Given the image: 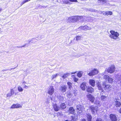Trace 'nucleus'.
<instances>
[{"label": "nucleus", "mask_w": 121, "mask_h": 121, "mask_svg": "<svg viewBox=\"0 0 121 121\" xmlns=\"http://www.w3.org/2000/svg\"><path fill=\"white\" fill-rule=\"evenodd\" d=\"M53 108L54 110L56 111H57L60 109V108H59L57 105L55 104L53 105Z\"/></svg>", "instance_id": "nucleus-22"}, {"label": "nucleus", "mask_w": 121, "mask_h": 121, "mask_svg": "<svg viewBox=\"0 0 121 121\" xmlns=\"http://www.w3.org/2000/svg\"><path fill=\"white\" fill-rule=\"evenodd\" d=\"M25 83H26V82L25 81H23L22 82V84H25Z\"/></svg>", "instance_id": "nucleus-43"}, {"label": "nucleus", "mask_w": 121, "mask_h": 121, "mask_svg": "<svg viewBox=\"0 0 121 121\" xmlns=\"http://www.w3.org/2000/svg\"><path fill=\"white\" fill-rule=\"evenodd\" d=\"M17 90L18 91L20 92H21L23 91L22 88L21 86H19L18 87Z\"/></svg>", "instance_id": "nucleus-29"}, {"label": "nucleus", "mask_w": 121, "mask_h": 121, "mask_svg": "<svg viewBox=\"0 0 121 121\" xmlns=\"http://www.w3.org/2000/svg\"><path fill=\"white\" fill-rule=\"evenodd\" d=\"M15 69V68H11V69H9V70H11L12 69Z\"/></svg>", "instance_id": "nucleus-47"}, {"label": "nucleus", "mask_w": 121, "mask_h": 121, "mask_svg": "<svg viewBox=\"0 0 121 121\" xmlns=\"http://www.w3.org/2000/svg\"><path fill=\"white\" fill-rule=\"evenodd\" d=\"M46 7L45 6L44 7V8H46Z\"/></svg>", "instance_id": "nucleus-57"}, {"label": "nucleus", "mask_w": 121, "mask_h": 121, "mask_svg": "<svg viewBox=\"0 0 121 121\" xmlns=\"http://www.w3.org/2000/svg\"><path fill=\"white\" fill-rule=\"evenodd\" d=\"M81 18L80 16H74L69 17L67 20L68 22H75L80 20Z\"/></svg>", "instance_id": "nucleus-2"}, {"label": "nucleus", "mask_w": 121, "mask_h": 121, "mask_svg": "<svg viewBox=\"0 0 121 121\" xmlns=\"http://www.w3.org/2000/svg\"><path fill=\"white\" fill-rule=\"evenodd\" d=\"M80 56V55H79L78 56H77L78 57Z\"/></svg>", "instance_id": "nucleus-52"}, {"label": "nucleus", "mask_w": 121, "mask_h": 121, "mask_svg": "<svg viewBox=\"0 0 121 121\" xmlns=\"http://www.w3.org/2000/svg\"><path fill=\"white\" fill-rule=\"evenodd\" d=\"M98 72V70L97 69H94L92 70L88 74L90 76H93L97 74Z\"/></svg>", "instance_id": "nucleus-4"}, {"label": "nucleus", "mask_w": 121, "mask_h": 121, "mask_svg": "<svg viewBox=\"0 0 121 121\" xmlns=\"http://www.w3.org/2000/svg\"><path fill=\"white\" fill-rule=\"evenodd\" d=\"M119 112L121 114V108L119 110Z\"/></svg>", "instance_id": "nucleus-44"}, {"label": "nucleus", "mask_w": 121, "mask_h": 121, "mask_svg": "<svg viewBox=\"0 0 121 121\" xmlns=\"http://www.w3.org/2000/svg\"><path fill=\"white\" fill-rule=\"evenodd\" d=\"M90 108L91 110L92 113L93 114H95L98 111L97 107H94L92 106L90 107Z\"/></svg>", "instance_id": "nucleus-5"}, {"label": "nucleus", "mask_w": 121, "mask_h": 121, "mask_svg": "<svg viewBox=\"0 0 121 121\" xmlns=\"http://www.w3.org/2000/svg\"><path fill=\"white\" fill-rule=\"evenodd\" d=\"M24 88L26 89H27L29 87L28 86H27L25 84H24Z\"/></svg>", "instance_id": "nucleus-38"}, {"label": "nucleus", "mask_w": 121, "mask_h": 121, "mask_svg": "<svg viewBox=\"0 0 121 121\" xmlns=\"http://www.w3.org/2000/svg\"><path fill=\"white\" fill-rule=\"evenodd\" d=\"M2 10V9L0 8V12Z\"/></svg>", "instance_id": "nucleus-51"}, {"label": "nucleus", "mask_w": 121, "mask_h": 121, "mask_svg": "<svg viewBox=\"0 0 121 121\" xmlns=\"http://www.w3.org/2000/svg\"><path fill=\"white\" fill-rule=\"evenodd\" d=\"M87 91L88 92L92 93L94 91L93 88L91 86H88L87 87Z\"/></svg>", "instance_id": "nucleus-19"}, {"label": "nucleus", "mask_w": 121, "mask_h": 121, "mask_svg": "<svg viewBox=\"0 0 121 121\" xmlns=\"http://www.w3.org/2000/svg\"><path fill=\"white\" fill-rule=\"evenodd\" d=\"M65 121H71H71H68V120H65Z\"/></svg>", "instance_id": "nucleus-53"}, {"label": "nucleus", "mask_w": 121, "mask_h": 121, "mask_svg": "<svg viewBox=\"0 0 121 121\" xmlns=\"http://www.w3.org/2000/svg\"><path fill=\"white\" fill-rule=\"evenodd\" d=\"M14 90L13 89H11L10 90V92L7 94V97H10L14 94Z\"/></svg>", "instance_id": "nucleus-12"}, {"label": "nucleus", "mask_w": 121, "mask_h": 121, "mask_svg": "<svg viewBox=\"0 0 121 121\" xmlns=\"http://www.w3.org/2000/svg\"><path fill=\"white\" fill-rule=\"evenodd\" d=\"M101 99L102 100H105L106 99V97L104 95H102L101 96Z\"/></svg>", "instance_id": "nucleus-31"}, {"label": "nucleus", "mask_w": 121, "mask_h": 121, "mask_svg": "<svg viewBox=\"0 0 121 121\" xmlns=\"http://www.w3.org/2000/svg\"><path fill=\"white\" fill-rule=\"evenodd\" d=\"M60 73H56L55 74H54L52 75L51 77V78L52 79H53L54 78H56L57 77L58 75H60Z\"/></svg>", "instance_id": "nucleus-24"}, {"label": "nucleus", "mask_w": 121, "mask_h": 121, "mask_svg": "<svg viewBox=\"0 0 121 121\" xmlns=\"http://www.w3.org/2000/svg\"><path fill=\"white\" fill-rule=\"evenodd\" d=\"M70 75L69 73H65L62 76V78L64 79H65L67 78Z\"/></svg>", "instance_id": "nucleus-26"}, {"label": "nucleus", "mask_w": 121, "mask_h": 121, "mask_svg": "<svg viewBox=\"0 0 121 121\" xmlns=\"http://www.w3.org/2000/svg\"><path fill=\"white\" fill-rule=\"evenodd\" d=\"M71 43H73V44H74V43H74L73 42H72V41H71Z\"/></svg>", "instance_id": "nucleus-50"}, {"label": "nucleus", "mask_w": 121, "mask_h": 121, "mask_svg": "<svg viewBox=\"0 0 121 121\" xmlns=\"http://www.w3.org/2000/svg\"><path fill=\"white\" fill-rule=\"evenodd\" d=\"M82 37L79 36H76L75 38L74 39V40H75H75L77 41H80L82 40Z\"/></svg>", "instance_id": "nucleus-21"}, {"label": "nucleus", "mask_w": 121, "mask_h": 121, "mask_svg": "<svg viewBox=\"0 0 121 121\" xmlns=\"http://www.w3.org/2000/svg\"><path fill=\"white\" fill-rule=\"evenodd\" d=\"M65 3L66 4H67L68 3H67V2L66 3Z\"/></svg>", "instance_id": "nucleus-55"}, {"label": "nucleus", "mask_w": 121, "mask_h": 121, "mask_svg": "<svg viewBox=\"0 0 121 121\" xmlns=\"http://www.w3.org/2000/svg\"><path fill=\"white\" fill-rule=\"evenodd\" d=\"M73 80H74V81L75 82H77L78 80V79L75 77H74L73 78Z\"/></svg>", "instance_id": "nucleus-39"}, {"label": "nucleus", "mask_w": 121, "mask_h": 121, "mask_svg": "<svg viewBox=\"0 0 121 121\" xmlns=\"http://www.w3.org/2000/svg\"><path fill=\"white\" fill-rule=\"evenodd\" d=\"M115 70V66L114 65H112L107 70L108 72V73H112Z\"/></svg>", "instance_id": "nucleus-9"}, {"label": "nucleus", "mask_w": 121, "mask_h": 121, "mask_svg": "<svg viewBox=\"0 0 121 121\" xmlns=\"http://www.w3.org/2000/svg\"><path fill=\"white\" fill-rule=\"evenodd\" d=\"M109 117L111 120L112 121H117V117L116 116L113 114H111L109 115Z\"/></svg>", "instance_id": "nucleus-11"}, {"label": "nucleus", "mask_w": 121, "mask_h": 121, "mask_svg": "<svg viewBox=\"0 0 121 121\" xmlns=\"http://www.w3.org/2000/svg\"><path fill=\"white\" fill-rule=\"evenodd\" d=\"M82 121H86L85 119H83L82 120Z\"/></svg>", "instance_id": "nucleus-48"}, {"label": "nucleus", "mask_w": 121, "mask_h": 121, "mask_svg": "<svg viewBox=\"0 0 121 121\" xmlns=\"http://www.w3.org/2000/svg\"><path fill=\"white\" fill-rule=\"evenodd\" d=\"M102 85L104 90L106 91H109L111 90V86L109 84H106L105 82H103Z\"/></svg>", "instance_id": "nucleus-3"}, {"label": "nucleus", "mask_w": 121, "mask_h": 121, "mask_svg": "<svg viewBox=\"0 0 121 121\" xmlns=\"http://www.w3.org/2000/svg\"><path fill=\"white\" fill-rule=\"evenodd\" d=\"M31 40H29V43H30L31 42Z\"/></svg>", "instance_id": "nucleus-49"}, {"label": "nucleus", "mask_w": 121, "mask_h": 121, "mask_svg": "<svg viewBox=\"0 0 121 121\" xmlns=\"http://www.w3.org/2000/svg\"><path fill=\"white\" fill-rule=\"evenodd\" d=\"M19 47L17 46L16 47H17V48H19Z\"/></svg>", "instance_id": "nucleus-56"}, {"label": "nucleus", "mask_w": 121, "mask_h": 121, "mask_svg": "<svg viewBox=\"0 0 121 121\" xmlns=\"http://www.w3.org/2000/svg\"><path fill=\"white\" fill-rule=\"evenodd\" d=\"M96 121H103L100 118H97L96 119Z\"/></svg>", "instance_id": "nucleus-40"}, {"label": "nucleus", "mask_w": 121, "mask_h": 121, "mask_svg": "<svg viewBox=\"0 0 121 121\" xmlns=\"http://www.w3.org/2000/svg\"><path fill=\"white\" fill-rule=\"evenodd\" d=\"M97 85L99 90L101 91L102 92H103L104 90L99 82H97Z\"/></svg>", "instance_id": "nucleus-14"}, {"label": "nucleus", "mask_w": 121, "mask_h": 121, "mask_svg": "<svg viewBox=\"0 0 121 121\" xmlns=\"http://www.w3.org/2000/svg\"><path fill=\"white\" fill-rule=\"evenodd\" d=\"M57 98L59 99L61 101L63 100L64 99V98L63 97L61 96H58Z\"/></svg>", "instance_id": "nucleus-35"}, {"label": "nucleus", "mask_w": 121, "mask_h": 121, "mask_svg": "<svg viewBox=\"0 0 121 121\" xmlns=\"http://www.w3.org/2000/svg\"><path fill=\"white\" fill-rule=\"evenodd\" d=\"M30 0H25L23 1L21 3V6H22L23 4L25 3L30 1Z\"/></svg>", "instance_id": "nucleus-36"}, {"label": "nucleus", "mask_w": 121, "mask_h": 121, "mask_svg": "<svg viewBox=\"0 0 121 121\" xmlns=\"http://www.w3.org/2000/svg\"><path fill=\"white\" fill-rule=\"evenodd\" d=\"M103 14H104L105 13V15L107 16L109 15H111L112 14V12H111L109 11H108L105 12H103Z\"/></svg>", "instance_id": "nucleus-25"}, {"label": "nucleus", "mask_w": 121, "mask_h": 121, "mask_svg": "<svg viewBox=\"0 0 121 121\" xmlns=\"http://www.w3.org/2000/svg\"><path fill=\"white\" fill-rule=\"evenodd\" d=\"M109 76L108 75H105L104 76L103 78L106 81H107Z\"/></svg>", "instance_id": "nucleus-33"}, {"label": "nucleus", "mask_w": 121, "mask_h": 121, "mask_svg": "<svg viewBox=\"0 0 121 121\" xmlns=\"http://www.w3.org/2000/svg\"><path fill=\"white\" fill-rule=\"evenodd\" d=\"M77 112L79 113H81L82 112V110L84 108L82 106L80 105H78L77 106Z\"/></svg>", "instance_id": "nucleus-6"}, {"label": "nucleus", "mask_w": 121, "mask_h": 121, "mask_svg": "<svg viewBox=\"0 0 121 121\" xmlns=\"http://www.w3.org/2000/svg\"><path fill=\"white\" fill-rule=\"evenodd\" d=\"M76 73V72H72L71 73L72 74H75V73Z\"/></svg>", "instance_id": "nucleus-45"}, {"label": "nucleus", "mask_w": 121, "mask_h": 121, "mask_svg": "<svg viewBox=\"0 0 121 121\" xmlns=\"http://www.w3.org/2000/svg\"><path fill=\"white\" fill-rule=\"evenodd\" d=\"M86 117L88 121H91L92 117L90 114L89 113L87 114Z\"/></svg>", "instance_id": "nucleus-23"}, {"label": "nucleus", "mask_w": 121, "mask_h": 121, "mask_svg": "<svg viewBox=\"0 0 121 121\" xmlns=\"http://www.w3.org/2000/svg\"><path fill=\"white\" fill-rule=\"evenodd\" d=\"M114 104L117 107H120L121 105V102L117 99L115 100Z\"/></svg>", "instance_id": "nucleus-17"}, {"label": "nucleus", "mask_w": 121, "mask_h": 121, "mask_svg": "<svg viewBox=\"0 0 121 121\" xmlns=\"http://www.w3.org/2000/svg\"><path fill=\"white\" fill-rule=\"evenodd\" d=\"M68 111L70 113L73 114L75 112V110L73 107H70L68 109Z\"/></svg>", "instance_id": "nucleus-20"}, {"label": "nucleus", "mask_w": 121, "mask_h": 121, "mask_svg": "<svg viewBox=\"0 0 121 121\" xmlns=\"http://www.w3.org/2000/svg\"><path fill=\"white\" fill-rule=\"evenodd\" d=\"M8 70V69H4V70H2V71H7Z\"/></svg>", "instance_id": "nucleus-46"}, {"label": "nucleus", "mask_w": 121, "mask_h": 121, "mask_svg": "<svg viewBox=\"0 0 121 121\" xmlns=\"http://www.w3.org/2000/svg\"><path fill=\"white\" fill-rule=\"evenodd\" d=\"M99 103L100 102L99 101L96 100L95 101V104H96L98 106H99Z\"/></svg>", "instance_id": "nucleus-37"}, {"label": "nucleus", "mask_w": 121, "mask_h": 121, "mask_svg": "<svg viewBox=\"0 0 121 121\" xmlns=\"http://www.w3.org/2000/svg\"><path fill=\"white\" fill-rule=\"evenodd\" d=\"M66 106L65 103H62L60 105V107L62 109H64L66 108Z\"/></svg>", "instance_id": "nucleus-27"}, {"label": "nucleus", "mask_w": 121, "mask_h": 121, "mask_svg": "<svg viewBox=\"0 0 121 121\" xmlns=\"http://www.w3.org/2000/svg\"><path fill=\"white\" fill-rule=\"evenodd\" d=\"M71 2H77V0H69Z\"/></svg>", "instance_id": "nucleus-41"}, {"label": "nucleus", "mask_w": 121, "mask_h": 121, "mask_svg": "<svg viewBox=\"0 0 121 121\" xmlns=\"http://www.w3.org/2000/svg\"><path fill=\"white\" fill-rule=\"evenodd\" d=\"M87 97L92 103L94 102L95 99L94 97L91 95L89 94H88L87 95Z\"/></svg>", "instance_id": "nucleus-7"}, {"label": "nucleus", "mask_w": 121, "mask_h": 121, "mask_svg": "<svg viewBox=\"0 0 121 121\" xmlns=\"http://www.w3.org/2000/svg\"><path fill=\"white\" fill-rule=\"evenodd\" d=\"M91 27L87 26H80L78 28V29L81 30H91Z\"/></svg>", "instance_id": "nucleus-8"}, {"label": "nucleus", "mask_w": 121, "mask_h": 121, "mask_svg": "<svg viewBox=\"0 0 121 121\" xmlns=\"http://www.w3.org/2000/svg\"><path fill=\"white\" fill-rule=\"evenodd\" d=\"M54 89L52 86H50L48 90V93L49 95H52L54 92Z\"/></svg>", "instance_id": "nucleus-10"}, {"label": "nucleus", "mask_w": 121, "mask_h": 121, "mask_svg": "<svg viewBox=\"0 0 121 121\" xmlns=\"http://www.w3.org/2000/svg\"><path fill=\"white\" fill-rule=\"evenodd\" d=\"M26 44H24V45H23V46H20L19 47V48H22L23 47H25L26 46Z\"/></svg>", "instance_id": "nucleus-42"}, {"label": "nucleus", "mask_w": 121, "mask_h": 121, "mask_svg": "<svg viewBox=\"0 0 121 121\" xmlns=\"http://www.w3.org/2000/svg\"><path fill=\"white\" fill-rule=\"evenodd\" d=\"M104 74L103 73H102V75H104Z\"/></svg>", "instance_id": "nucleus-54"}, {"label": "nucleus", "mask_w": 121, "mask_h": 121, "mask_svg": "<svg viewBox=\"0 0 121 121\" xmlns=\"http://www.w3.org/2000/svg\"><path fill=\"white\" fill-rule=\"evenodd\" d=\"M113 80V79L110 77H109L108 78V82L110 83H111L112 82V81Z\"/></svg>", "instance_id": "nucleus-32"}, {"label": "nucleus", "mask_w": 121, "mask_h": 121, "mask_svg": "<svg viewBox=\"0 0 121 121\" xmlns=\"http://www.w3.org/2000/svg\"><path fill=\"white\" fill-rule=\"evenodd\" d=\"M67 89V87L66 86L63 85L61 86L60 88V91L62 92L65 91Z\"/></svg>", "instance_id": "nucleus-13"}, {"label": "nucleus", "mask_w": 121, "mask_h": 121, "mask_svg": "<svg viewBox=\"0 0 121 121\" xmlns=\"http://www.w3.org/2000/svg\"><path fill=\"white\" fill-rule=\"evenodd\" d=\"M86 83L85 82H82L81 85V87L82 89L84 90L86 89V88L87 87L86 86Z\"/></svg>", "instance_id": "nucleus-16"}, {"label": "nucleus", "mask_w": 121, "mask_h": 121, "mask_svg": "<svg viewBox=\"0 0 121 121\" xmlns=\"http://www.w3.org/2000/svg\"><path fill=\"white\" fill-rule=\"evenodd\" d=\"M90 84L92 86L94 87L95 85V81L92 79H90L89 81Z\"/></svg>", "instance_id": "nucleus-18"}, {"label": "nucleus", "mask_w": 121, "mask_h": 121, "mask_svg": "<svg viewBox=\"0 0 121 121\" xmlns=\"http://www.w3.org/2000/svg\"><path fill=\"white\" fill-rule=\"evenodd\" d=\"M67 96L68 97V98H70L72 96L71 93L69 92H67Z\"/></svg>", "instance_id": "nucleus-34"}, {"label": "nucleus", "mask_w": 121, "mask_h": 121, "mask_svg": "<svg viewBox=\"0 0 121 121\" xmlns=\"http://www.w3.org/2000/svg\"><path fill=\"white\" fill-rule=\"evenodd\" d=\"M72 83L70 82H68L67 83V84L69 86V88L70 89L72 87Z\"/></svg>", "instance_id": "nucleus-30"}, {"label": "nucleus", "mask_w": 121, "mask_h": 121, "mask_svg": "<svg viewBox=\"0 0 121 121\" xmlns=\"http://www.w3.org/2000/svg\"><path fill=\"white\" fill-rule=\"evenodd\" d=\"M22 106L20 104H14L11 106L10 108H21Z\"/></svg>", "instance_id": "nucleus-15"}, {"label": "nucleus", "mask_w": 121, "mask_h": 121, "mask_svg": "<svg viewBox=\"0 0 121 121\" xmlns=\"http://www.w3.org/2000/svg\"><path fill=\"white\" fill-rule=\"evenodd\" d=\"M83 72L82 71H79L77 74L79 78H81L82 76Z\"/></svg>", "instance_id": "nucleus-28"}, {"label": "nucleus", "mask_w": 121, "mask_h": 121, "mask_svg": "<svg viewBox=\"0 0 121 121\" xmlns=\"http://www.w3.org/2000/svg\"><path fill=\"white\" fill-rule=\"evenodd\" d=\"M110 33L111 34L110 35L109 37L112 39H116L119 36V33L114 31L111 30Z\"/></svg>", "instance_id": "nucleus-1"}]
</instances>
